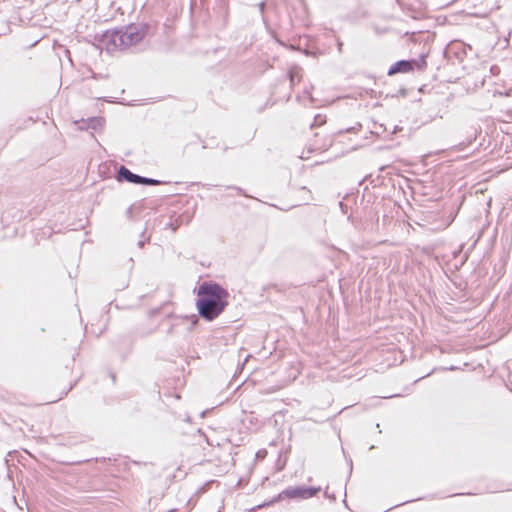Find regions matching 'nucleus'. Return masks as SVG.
Instances as JSON below:
<instances>
[{
    "instance_id": "f257e3e1",
    "label": "nucleus",
    "mask_w": 512,
    "mask_h": 512,
    "mask_svg": "<svg viewBox=\"0 0 512 512\" xmlns=\"http://www.w3.org/2000/svg\"><path fill=\"white\" fill-rule=\"evenodd\" d=\"M197 308L200 316L211 321L228 305V292L215 283H204L198 290Z\"/></svg>"
},
{
    "instance_id": "f03ea898",
    "label": "nucleus",
    "mask_w": 512,
    "mask_h": 512,
    "mask_svg": "<svg viewBox=\"0 0 512 512\" xmlns=\"http://www.w3.org/2000/svg\"><path fill=\"white\" fill-rule=\"evenodd\" d=\"M144 37V31L137 25H129L124 29L108 31L103 41L108 51L125 49L139 43Z\"/></svg>"
},
{
    "instance_id": "7ed1b4c3",
    "label": "nucleus",
    "mask_w": 512,
    "mask_h": 512,
    "mask_svg": "<svg viewBox=\"0 0 512 512\" xmlns=\"http://www.w3.org/2000/svg\"><path fill=\"white\" fill-rule=\"evenodd\" d=\"M320 491V488H309V487H289L278 494L274 501L280 500L284 497L287 498H301L308 499L315 496Z\"/></svg>"
},
{
    "instance_id": "20e7f679",
    "label": "nucleus",
    "mask_w": 512,
    "mask_h": 512,
    "mask_svg": "<svg viewBox=\"0 0 512 512\" xmlns=\"http://www.w3.org/2000/svg\"><path fill=\"white\" fill-rule=\"evenodd\" d=\"M118 180L119 181H127L130 183L135 184H145V185H158L160 184V181L152 178H146L142 177L140 175L132 173L128 168L125 166H121L118 171Z\"/></svg>"
},
{
    "instance_id": "39448f33",
    "label": "nucleus",
    "mask_w": 512,
    "mask_h": 512,
    "mask_svg": "<svg viewBox=\"0 0 512 512\" xmlns=\"http://www.w3.org/2000/svg\"><path fill=\"white\" fill-rule=\"evenodd\" d=\"M412 70V65L410 62L408 61H398L396 62L395 64H393L389 70H388V74L389 75H394L396 73H399V72H408Z\"/></svg>"
},
{
    "instance_id": "423d86ee",
    "label": "nucleus",
    "mask_w": 512,
    "mask_h": 512,
    "mask_svg": "<svg viewBox=\"0 0 512 512\" xmlns=\"http://www.w3.org/2000/svg\"><path fill=\"white\" fill-rule=\"evenodd\" d=\"M296 77H297L296 73L293 72V71H290V81H291L292 84L296 80Z\"/></svg>"
},
{
    "instance_id": "0eeeda50",
    "label": "nucleus",
    "mask_w": 512,
    "mask_h": 512,
    "mask_svg": "<svg viewBox=\"0 0 512 512\" xmlns=\"http://www.w3.org/2000/svg\"><path fill=\"white\" fill-rule=\"evenodd\" d=\"M196 323H197V318H196V316H193L191 326L193 327L194 325H196Z\"/></svg>"
},
{
    "instance_id": "6e6552de",
    "label": "nucleus",
    "mask_w": 512,
    "mask_h": 512,
    "mask_svg": "<svg viewBox=\"0 0 512 512\" xmlns=\"http://www.w3.org/2000/svg\"><path fill=\"white\" fill-rule=\"evenodd\" d=\"M259 7H260V11L262 12V11H263V9H264V3H260V4H259Z\"/></svg>"
},
{
    "instance_id": "1a4fd4ad",
    "label": "nucleus",
    "mask_w": 512,
    "mask_h": 512,
    "mask_svg": "<svg viewBox=\"0 0 512 512\" xmlns=\"http://www.w3.org/2000/svg\"><path fill=\"white\" fill-rule=\"evenodd\" d=\"M90 121L94 123V122H98L99 120L98 119H91Z\"/></svg>"
}]
</instances>
